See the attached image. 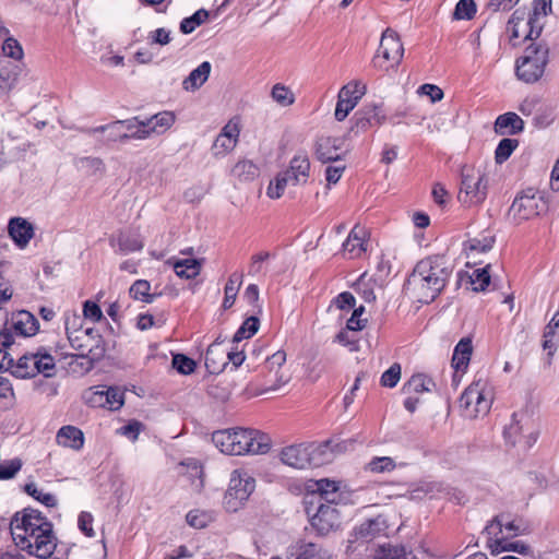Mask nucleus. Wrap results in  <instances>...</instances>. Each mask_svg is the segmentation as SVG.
Wrapping results in <instances>:
<instances>
[{"mask_svg":"<svg viewBox=\"0 0 559 559\" xmlns=\"http://www.w3.org/2000/svg\"><path fill=\"white\" fill-rule=\"evenodd\" d=\"M10 530L15 545L39 559L49 558L57 547L52 524L38 510L16 512L10 522Z\"/></svg>","mask_w":559,"mask_h":559,"instance_id":"f257e3e1","label":"nucleus"},{"mask_svg":"<svg viewBox=\"0 0 559 559\" xmlns=\"http://www.w3.org/2000/svg\"><path fill=\"white\" fill-rule=\"evenodd\" d=\"M452 271L451 264L443 255H431L420 260L408 280L418 301L428 304L435 300L445 287Z\"/></svg>","mask_w":559,"mask_h":559,"instance_id":"f03ea898","label":"nucleus"},{"mask_svg":"<svg viewBox=\"0 0 559 559\" xmlns=\"http://www.w3.org/2000/svg\"><path fill=\"white\" fill-rule=\"evenodd\" d=\"M214 445L228 455H259L271 449V439L267 435L251 428H230L213 432Z\"/></svg>","mask_w":559,"mask_h":559,"instance_id":"7ed1b4c3","label":"nucleus"},{"mask_svg":"<svg viewBox=\"0 0 559 559\" xmlns=\"http://www.w3.org/2000/svg\"><path fill=\"white\" fill-rule=\"evenodd\" d=\"M493 396V388L486 377L475 379L460 397L463 416L475 419L487 415L491 408Z\"/></svg>","mask_w":559,"mask_h":559,"instance_id":"20e7f679","label":"nucleus"},{"mask_svg":"<svg viewBox=\"0 0 559 559\" xmlns=\"http://www.w3.org/2000/svg\"><path fill=\"white\" fill-rule=\"evenodd\" d=\"M326 450L328 445L294 444L284 448L280 457L285 465L305 469L330 463L332 455Z\"/></svg>","mask_w":559,"mask_h":559,"instance_id":"39448f33","label":"nucleus"},{"mask_svg":"<svg viewBox=\"0 0 559 559\" xmlns=\"http://www.w3.org/2000/svg\"><path fill=\"white\" fill-rule=\"evenodd\" d=\"M488 194V177L479 168L465 166L462 169L459 202L465 207L481 205Z\"/></svg>","mask_w":559,"mask_h":559,"instance_id":"423d86ee","label":"nucleus"},{"mask_svg":"<svg viewBox=\"0 0 559 559\" xmlns=\"http://www.w3.org/2000/svg\"><path fill=\"white\" fill-rule=\"evenodd\" d=\"M55 368V358L46 348L41 347L36 352L22 355L16 361L12 358L9 370L16 378L27 379L38 373L51 377Z\"/></svg>","mask_w":559,"mask_h":559,"instance_id":"0eeeda50","label":"nucleus"},{"mask_svg":"<svg viewBox=\"0 0 559 559\" xmlns=\"http://www.w3.org/2000/svg\"><path fill=\"white\" fill-rule=\"evenodd\" d=\"M503 437L508 444L525 451L537 441L538 427L530 414L514 413L510 424L503 430Z\"/></svg>","mask_w":559,"mask_h":559,"instance_id":"6e6552de","label":"nucleus"},{"mask_svg":"<svg viewBox=\"0 0 559 559\" xmlns=\"http://www.w3.org/2000/svg\"><path fill=\"white\" fill-rule=\"evenodd\" d=\"M548 53L549 50L546 45L528 46L523 56L516 60L515 73L518 79L525 83L537 82L545 73Z\"/></svg>","mask_w":559,"mask_h":559,"instance_id":"1a4fd4ad","label":"nucleus"},{"mask_svg":"<svg viewBox=\"0 0 559 559\" xmlns=\"http://www.w3.org/2000/svg\"><path fill=\"white\" fill-rule=\"evenodd\" d=\"M255 489V479L245 469H235L230 474L224 503L228 511H237Z\"/></svg>","mask_w":559,"mask_h":559,"instance_id":"9d476101","label":"nucleus"},{"mask_svg":"<svg viewBox=\"0 0 559 559\" xmlns=\"http://www.w3.org/2000/svg\"><path fill=\"white\" fill-rule=\"evenodd\" d=\"M404 47L397 33L391 28H386L381 36L380 47L377 56L373 58V67L383 71L394 68L403 59Z\"/></svg>","mask_w":559,"mask_h":559,"instance_id":"9b49d317","label":"nucleus"},{"mask_svg":"<svg viewBox=\"0 0 559 559\" xmlns=\"http://www.w3.org/2000/svg\"><path fill=\"white\" fill-rule=\"evenodd\" d=\"M544 211L546 203L543 198L534 189H527L514 199L509 209V216L515 224H521Z\"/></svg>","mask_w":559,"mask_h":559,"instance_id":"f8f14e48","label":"nucleus"},{"mask_svg":"<svg viewBox=\"0 0 559 559\" xmlns=\"http://www.w3.org/2000/svg\"><path fill=\"white\" fill-rule=\"evenodd\" d=\"M367 92V85L360 80L349 81L343 85L337 94L334 118L344 121L349 112L358 105Z\"/></svg>","mask_w":559,"mask_h":559,"instance_id":"ddd939ff","label":"nucleus"},{"mask_svg":"<svg viewBox=\"0 0 559 559\" xmlns=\"http://www.w3.org/2000/svg\"><path fill=\"white\" fill-rule=\"evenodd\" d=\"M523 531L521 525L514 521L503 522V519L499 516L485 527L490 547L497 551L508 550L507 539L521 535Z\"/></svg>","mask_w":559,"mask_h":559,"instance_id":"4468645a","label":"nucleus"},{"mask_svg":"<svg viewBox=\"0 0 559 559\" xmlns=\"http://www.w3.org/2000/svg\"><path fill=\"white\" fill-rule=\"evenodd\" d=\"M342 515L336 504L321 503L311 518V525L320 535H328L341 527Z\"/></svg>","mask_w":559,"mask_h":559,"instance_id":"2eb2a0df","label":"nucleus"},{"mask_svg":"<svg viewBox=\"0 0 559 559\" xmlns=\"http://www.w3.org/2000/svg\"><path fill=\"white\" fill-rule=\"evenodd\" d=\"M240 135L238 119H230L221 130L212 145L214 157L221 158L229 154L237 145Z\"/></svg>","mask_w":559,"mask_h":559,"instance_id":"dca6fc26","label":"nucleus"},{"mask_svg":"<svg viewBox=\"0 0 559 559\" xmlns=\"http://www.w3.org/2000/svg\"><path fill=\"white\" fill-rule=\"evenodd\" d=\"M388 528L386 520L379 515L367 520L350 533L348 538V549L354 548L355 544L369 543L378 536L384 535Z\"/></svg>","mask_w":559,"mask_h":559,"instance_id":"f3484780","label":"nucleus"},{"mask_svg":"<svg viewBox=\"0 0 559 559\" xmlns=\"http://www.w3.org/2000/svg\"><path fill=\"white\" fill-rule=\"evenodd\" d=\"M533 23V17L525 19L524 11L516 10L513 12L507 25V33L513 46L519 44V39H532L534 36L537 37L539 35L540 29H535Z\"/></svg>","mask_w":559,"mask_h":559,"instance_id":"a211bd4d","label":"nucleus"},{"mask_svg":"<svg viewBox=\"0 0 559 559\" xmlns=\"http://www.w3.org/2000/svg\"><path fill=\"white\" fill-rule=\"evenodd\" d=\"M344 140L334 136H321L316 144V156L322 163H337L345 154Z\"/></svg>","mask_w":559,"mask_h":559,"instance_id":"6ab92c4d","label":"nucleus"},{"mask_svg":"<svg viewBox=\"0 0 559 559\" xmlns=\"http://www.w3.org/2000/svg\"><path fill=\"white\" fill-rule=\"evenodd\" d=\"M367 229L355 225L343 243L344 255L348 259L360 258L367 251Z\"/></svg>","mask_w":559,"mask_h":559,"instance_id":"aec40b11","label":"nucleus"},{"mask_svg":"<svg viewBox=\"0 0 559 559\" xmlns=\"http://www.w3.org/2000/svg\"><path fill=\"white\" fill-rule=\"evenodd\" d=\"M310 160L306 152H298L289 162V167L283 171L290 179V185H306L310 176Z\"/></svg>","mask_w":559,"mask_h":559,"instance_id":"412c9836","label":"nucleus"},{"mask_svg":"<svg viewBox=\"0 0 559 559\" xmlns=\"http://www.w3.org/2000/svg\"><path fill=\"white\" fill-rule=\"evenodd\" d=\"M288 559H330V554L321 545L298 540L287 548Z\"/></svg>","mask_w":559,"mask_h":559,"instance_id":"4be33fe9","label":"nucleus"},{"mask_svg":"<svg viewBox=\"0 0 559 559\" xmlns=\"http://www.w3.org/2000/svg\"><path fill=\"white\" fill-rule=\"evenodd\" d=\"M224 340L218 336L206 350L205 366L211 373H219L227 366V348L223 347Z\"/></svg>","mask_w":559,"mask_h":559,"instance_id":"5701e85b","label":"nucleus"},{"mask_svg":"<svg viewBox=\"0 0 559 559\" xmlns=\"http://www.w3.org/2000/svg\"><path fill=\"white\" fill-rule=\"evenodd\" d=\"M8 233L12 240L21 249L25 248L34 236V228L25 218H11L8 225Z\"/></svg>","mask_w":559,"mask_h":559,"instance_id":"b1692460","label":"nucleus"},{"mask_svg":"<svg viewBox=\"0 0 559 559\" xmlns=\"http://www.w3.org/2000/svg\"><path fill=\"white\" fill-rule=\"evenodd\" d=\"M83 431L72 425L62 426L56 435V442L58 445L73 451H80L84 447Z\"/></svg>","mask_w":559,"mask_h":559,"instance_id":"393cba45","label":"nucleus"},{"mask_svg":"<svg viewBox=\"0 0 559 559\" xmlns=\"http://www.w3.org/2000/svg\"><path fill=\"white\" fill-rule=\"evenodd\" d=\"M307 487L310 491L319 493L326 501L325 504H336L341 498L340 483L336 480L328 478L310 480Z\"/></svg>","mask_w":559,"mask_h":559,"instance_id":"a878e982","label":"nucleus"},{"mask_svg":"<svg viewBox=\"0 0 559 559\" xmlns=\"http://www.w3.org/2000/svg\"><path fill=\"white\" fill-rule=\"evenodd\" d=\"M542 347L547 352L550 364L559 347V308L544 329Z\"/></svg>","mask_w":559,"mask_h":559,"instance_id":"bb28decb","label":"nucleus"},{"mask_svg":"<svg viewBox=\"0 0 559 559\" xmlns=\"http://www.w3.org/2000/svg\"><path fill=\"white\" fill-rule=\"evenodd\" d=\"M84 319L75 313H67L64 317V326L68 340L73 348H82V344L79 343L78 334H93L92 328H83Z\"/></svg>","mask_w":559,"mask_h":559,"instance_id":"cd10ccee","label":"nucleus"},{"mask_svg":"<svg viewBox=\"0 0 559 559\" xmlns=\"http://www.w3.org/2000/svg\"><path fill=\"white\" fill-rule=\"evenodd\" d=\"M385 116L378 106H372L364 110H359L354 116V128L365 131L370 127L380 126L383 123Z\"/></svg>","mask_w":559,"mask_h":559,"instance_id":"c85d7f7f","label":"nucleus"},{"mask_svg":"<svg viewBox=\"0 0 559 559\" xmlns=\"http://www.w3.org/2000/svg\"><path fill=\"white\" fill-rule=\"evenodd\" d=\"M473 354V344L469 337H463L454 347L452 356V367L456 372L464 373L471 361Z\"/></svg>","mask_w":559,"mask_h":559,"instance_id":"c756f323","label":"nucleus"},{"mask_svg":"<svg viewBox=\"0 0 559 559\" xmlns=\"http://www.w3.org/2000/svg\"><path fill=\"white\" fill-rule=\"evenodd\" d=\"M112 247H118V252L128 254L135 251H141L144 247L143 240L138 233L122 231L116 238L110 240Z\"/></svg>","mask_w":559,"mask_h":559,"instance_id":"7c9ffc66","label":"nucleus"},{"mask_svg":"<svg viewBox=\"0 0 559 559\" xmlns=\"http://www.w3.org/2000/svg\"><path fill=\"white\" fill-rule=\"evenodd\" d=\"M524 129V121L515 112H507L498 116L495 122V131L499 134H518Z\"/></svg>","mask_w":559,"mask_h":559,"instance_id":"2f4dec72","label":"nucleus"},{"mask_svg":"<svg viewBox=\"0 0 559 559\" xmlns=\"http://www.w3.org/2000/svg\"><path fill=\"white\" fill-rule=\"evenodd\" d=\"M211 70V63L203 61L182 81V88L187 92L199 90L207 81Z\"/></svg>","mask_w":559,"mask_h":559,"instance_id":"473e14b6","label":"nucleus"},{"mask_svg":"<svg viewBox=\"0 0 559 559\" xmlns=\"http://www.w3.org/2000/svg\"><path fill=\"white\" fill-rule=\"evenodd\" d=\"M85 132L91 136H95L97 133H106V140L108 142L128 140V135L124 131V124L122 123V120H117L105 126L90 128L86 129Z\"/></svg>","mask_w":559,"mask_h":559,"instance_id":"72a5a7b5","label":"nucleus"},{"mask_svg":"<svg viewBox=\"0 0 559 559\" xmlns=\"http://www.w3.org/2000/svg\"><path fill=\"white\" fill-rule=\"evenodd\" d=\"M145 120L147 130H150L152 135L166 132L175 123L176 118L170 111H162Z\"/></svg>","mask_w":559,"mask_h":559,"instance_id":"f704fd0d","label":"nucleus"},{"mask_svg":"<svg viewBox=\"0 0 559 559\" xmlns=\"http://www.w3.org/2000/svg\"><path fill=\"white\" fill-rule=\"evenodd\" d=\"M14 328L23 336H32L38 331L37 319L28 311H21L14 322Z\"/></svg>","mask_w":559,"mask_h":559,"instance_id":"c9c22d12","label":"nucleus"},{"mask_svg":"<svg viewBox=\"0 0 559 559\" xmlns=\"http://www.w3.org/2000/svg\"><path fill=\"white\" fill-rule=\"evenodd\" d=\"M241 284L242 273L235 272L229 276L225 286V297L222 305L224 309H229L233 307Z\"/></svg>","mask_w":559,"mask_h":559,"instance_id":"e433bc0d","label":"nucleus"},{"mask_svg":"<svg viewBox=\"0 0 559 559\" xmlns=\"http://www.w3.org/2000/svg\"><path fill=\"white\" fill-rule=\"evenodd\" d=\"M124 124V131L127 132L128 139L144 140L151 136L150 130L146 127V120H140L139 118H132L122 120Z\"/></svg>","mask_w":559,"mask_h":559,"instance_id":"4c0bfd02","label":"nucleus"},{"mask_svg":"<svg viewBox=\"0 0 559 559\" xmlns=\"http://www.w3.org/2000/svg\"><path fill=\"white\" fill-rule=\"evenodd\" d=\"M231 174L242 181H249L258 177L259 168L253 162L241 159L233 167Z\"/></svg>","mask_w":559,"mask_h":559,"instance_id":"58836bf2","label":"nucleus"},{"mask_svg":"<svg viewBox=\"0 0 559 559\" xmlns=\"http://www.w3.org/2000/svg\"><path fill=\"white\" fill-rule=\"evenodd\" d=\"M174 270L179 277L190 280L199 275L201 266L195 259H183L174 264Z\"/></svg>","mask_w":559,"mask_h":559,"instance_id":"ea45409f","label":"nucleus"},{"mask_svg":"<svg viewBox=\"0 0 559 559\" xmlns=\"http://www.w3.org/2000/svg\"><path fill=\"white\" fill-rule=\"evenodd\" d=\"M435 388V382L426 374H414L405 385L407 392L424 393L431 392Z\"/></svg>","mask_w":559,"mask_h":559,"instance_id":"a19ab883","label":"nucleus"},{"mask_svg":"<svg viewBox=\"0 0 559 559\" xmlns=\"http://www.w3.org/2000/svg\"><path fill=\"white\" fill-rule=\"evenodd\" d=\"M272 99L282 107L292 106L295 103L294 92L282 83H276L271 90Z\"/></svg>","mask_w":559,"mask_h":559,"instance_id":"79ce46f5","label":"nucleus"},{"mask_svg":"<svg viewBox=\"0 0 559 559\" xmlns=\"http://www.w3.org/2000/svg\"><path fill=\"white\" fill-rule=\"evenodd\" d=\"M493 241L495 240L492 236L473 238L464 243V250L468 255L484 253L492 248Z\"/></svg>","mask_w":559,"mask_h":559,"instance_id":"37998d69","label":"nucleus"},{"mask_svg":"<svg viewBox=\"0 0 559 559\" xmlns=\"http://www.w3.org/2000/svg\"><path fill=\"white\" fill-rule=\"evenodd\" d=\"M150 292H151V284L145 280L135 281L129 290L130 296L133 299L143 301V302H147V304H150L154 300V296Z\"/></svg>","mask_w":559,"mask_h":559,"instance_id":"c03bdc74","label":"nucleus"},{"mask_svg":"<svg viewBox=\"0 0 559 559\" xmlns=\"http://www.w3.org/2000/svg\"><path fill=\"white\" fill-rule=\"evenodd\" d=\"M260 326V321L257 317H249L247 318L240 328L237 330V332L234 335L233 341L234 342H240L245 338H249L252 335H254Z\"/></svg>","mask_w":559,"mask_h":559,"instance_id":"a18cd8bd","label":"nucleus"},{"mask_svg":"<svg viewBox=\"0 0 559 559\" xmlns=\"http://www.w3.org/2000/svg\"><path fill=\"white\" fill-rule=\"evenodd\" d=\"M290 185V179L283 171L280 173L273 180H271L266 194L271 199H280L285 191V188Z\"/></svg>","mask_w":559,"mask_h":559,"instance_id":"49530a36","label":"nucleus"},{"mask_svg":"<svg viewBox=\"0 0 559 559\" xmlns=\"http://www.w3.org/2000/svg\"><path fill=\"white\" fill-rule=\"evenodd\" d=\"M209 17L206 10L201 9L193 13L191 16L186 17L180 23V31L183 34L192 33L198 26L204 23Z\"/></svg>","mask_w":559,"mask_h":559,"instance_id":"de8ad7c7","label":"nucleus"},{"mask_svg":"<svg viewBox=\"0 0 559 559\" xmlns=\"http://www.w3.org/2000/svg\"><path fill=\"white\" fill-rule=\"evenodd\" d=\"M519 141L515 139H502L495 152V158L498 164L506 162L513 151L518 147Z\"/></svg>","mask_w":559,"mask_h":559,"instance_id":"09e8293b","label":"nucleus"},{"mask_svg":"<svg viewBox=\"0 0 559 559\" xmlns=\"http://www.w3.org/2000/svg\"><path fill=\"white\" fill-rule=\"evenodd\" d=\"M79 167L88 176L103 175L106 170L103 159L98 157H84L79 162Z\"/></svg>","mask_w":559,"mask_h":559,"instance_id":"8fccbe9b","label":"nucleus"},{"mask_svg":"<svg viewBox=\"0 0 559 559\" xmlns=\"http://www.w3.org/2000/svg\"><path fill=\"white\" fill-rule=\"evenodd\" d=\"M270 257L271 254L267 251H262L257 254H253L250 260L248 274L251 276L264 275L265 264Z\"/></svg>","mask_w":559,"mask_h":559,"instance_id":"3c124183","label":"nucleus"},{"mask_svg":"<svg viewBox=\"0 0 559 559\" xmlns=\"http://www.w3.org/2000/svg\"><path fill=\"white\" fill-rule=\"evenodd\" d=\"M25 491L32 496L34 499L39 501L46 507H55L57 506V499L53 495L49 492H44L41 489L37 487L36 484L31 483L25 486Z\"/></svg>","mask_w":559,"mask_h":559,"instance_id":"603ef678","label":"nucleus"},{"mask_svg":"<svg viewBox=\"0 0 559 559\" xmlns=\"http://www.w3.org/2000/svg\"><path fill=\"white\" fill-rule=\"evenodd\" d=\"M489 265L481 269H476L471 275V283L474 290L483 292L490 283V274L488 272Z\"/></svg>","mask_w":559,"mask_h":559,"instance_id":"864d4df0","label":"nucleus"},{"mask_svg":"<svg viewBox=\"0 0 559 559\" xmlns=\"http://www.w3.org/2000/svg\"><path fill=\"white\" fill-rule=\"evenodd\" d=\"M356 306V298L349 292L337 295L330 305V310L338 309L341 311H350Z\"/></svg>","mask_w":559,"mask_h":559,"instance_id":"5fc2aeb1","label":"nucleus"},{"mask_svg":"<svg viewBox=\"0 0 559 559\" xmlns=\"http://www.w3.org/2000/svg\"><path fill=\"white\" fill-rule=\"evenodd\" d=\"M476 14V4L474 0H460L454 10V19L472 20Z\"/></svg>","mask_w":559,"mask_h":559,"instance_id":"6e6d98bb","label":"nucleus"},{"mask_svg":"<svg viewBox=\"0 0 559 559\" xmlns=\"http://www.w3.org/2000/svg\"><path fill=\"white\" fill-rule=\"evenodd\" d=\"M373 559H408V554L404 547L388 546L381 547Z\"/></svg>","mask_w":559,"mask_h":559,"instance_id":"4d7b16f0","label":"nucleus"},{"mask_svg":"<svg viewBox=\"0 0 559 559\" xmlns=\"http://www.w3.org/2000/svg\"><path fill=\"white\" fill-rule=\"evenodd\" d=\"M85 402H87L93 407H107L108 408V397H106V389H95L90 392H85L83 395Z\"/></svg>","mask_w":559,"mask_h":559,"instance_id":"13d9d810","label":"nucleus"},{"mask_svg":"<svg viewBox=\"0 0 559 559\" xmlns=\"http://www.w3.org/2000/svg\"><path fill=\"white\" fill-rule=\"evenodd\" d=\"M319 445H328V453L332 455V459L335 454H341L344 452H347L354 448V440L347 439V440H328L323 443H320Z\"/></svg>","mask_w":559,"mask_h":559,"instance_id":"bf43d9fd","label":"nucleus"},{"mask_svg":"<svg viewBox=\"0 0 559 559\" xmlns=\"http://www.w3.org/2000/svg\"><path fill=\"white\" fill-rule=\"evenodd\" d=\"M187 523L194 528H204L211 522L212 518L209 513L201 510H192L187 516Z\"/></svg>","mask_w":559,"mask_h":559,"instance_id":"052dcab7","label":"nucleus"},{"mask_svg":"<svg viewBox=\"0 0 559 559\" xmlns=\"http://www.w3.org/2000/svg\"><path fill=\"white\" fill-rule=\"evenodd\" d=\"M395 468L393 459L389 456H377L368 463V469L373 473L391 472Z\"/></svg>","mask_w":559,"mask_h":559,"instance_id":"680f3d73","label":"nucleus"},{"mask_svg":"<svg viewBox=\"0 0 559 559\" xmlns=\"http://www.w3.org/2000/svg\"><path fill=\"white\" fill-rule=\"evenodd\" d=\"M173 366L178 372L182 374H190L195 369V362L182 354L174 355Z\"/></svg>","mask_w":559,"mask_h":559,"instance_id":"e2e57ef3","label":"nucleus"},{"mask_svg":"<svg viewBox=\"0 0 559 559\" xmlns=\"http://www.w3.org/2000/svg\"><path fill=\"white\" fill-rule=\"evenodd\" d=\"M401 379V366L393 364L388 370L381 376V384L386 388H394Z\"/></svg>","mask_w":559,"mask_h":559,"instance_id":"0e129e2a","label":"nucleus"},{"mask_svg":"<svg viewBox=\"0 0 559 559\" xmlns=\"http://www.w3.org/2000/svg\"><path fill=\"white\" fill-rule=\"evenodd\" d=\"M346 169L345 164L337 162L336 164L328 165L325 168V180L328 187L332 185H336L342 178L344 171Z\"/></svg>","mask_w":559,"mask_h":559,"instance_id":"69168bd1","label":"nucleus"},{"mask_svg":"<svg viewBox=\"0 0 559 559\" xmlns=\"http://www.w3.org/2000/svg\"><path fill=\"white\" fill-rule=\"evenodd\" d=\"M2 51L5 56L15 60H20L23 57V49L19 41L9 36L3 41Z\"/></svg>","mask_w":559,"mask_h":559,"instance_id":"338daca9","label":"nucleus"},{"mask_svg":"<svg viewBox=\"0 0 559 559\" xmlns=\"http://www.w3.org/2000/svg\"><path fill=\"white\" fill-rule=\"evenodd\" d=\"M22 467V462L19 459L11 460L3 464L0 463V479L12 478Z\"/></svg>","mask_w":559,"mask_h":559,"instance_id":"774afa93","label":"nucleus"}]
</instances>
